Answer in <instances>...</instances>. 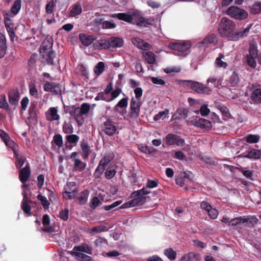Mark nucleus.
<instances>
[{
    "label": "nucleus",
    "instance_id": "nucleus-38",
    "mask_svg": "<svg viewBox=\"0 0 261 261\" xmlns=\"http://www.w3.org/2000/svg\"><path fill=\"white\" fill-rule=\"evenodd\" d=\"M139 149L142 152L148 154H153L157 151V150L154 147L147 145H141L139 147Z\"/></svg>",
    "mask_w": 261,
    "mask_h": 261
},
{
    "label": "nucleus",
    "instance_id": "nucleus-42",
    "mask_svg": "<svg viewBox=\"0 0 261 261\" xmlns=\"http://www.w3.org/2000/svg\"><path fill=\"white\" fill-rule=\"evenodd\" d=\"M260 136L258 135H249L245 137L244 140L249 143H256L259 140Z\"/></svg>",
    "mask_w": 261,
    "mask_h": 261
},
{
    "label": "nucleus",
    "instance_id": "nucleus-55",
    "mask_svg": "<svg viewBox=\"0 0 261 261\" xmlns=\"http://www.w3.org/2000/svg\"><path fill=\"white\" fill-rule=\"evenodd\" d=\"M116 171L112 167H109L105 172V176L107 179H111L116 174Z\"/></svg>",
    "mask_w": 261,
    "mask_h": 261
},
{
    "label": "nucleus",
    "instance_id": "nucleus-50",
    "mask_svg": "<svg viewBox=\"0 0 261 261\" xmlns=\"http://www.w3.org/2000/svg\"><path fill=\"white\" fill-rule=\"evenodd\" d=\"M103 130H116V126L114 125L113 122L109 119L103 123Z\"/></svg>",
    "mask_w": 261,
    "mask_h": 261
},
{
    "label": "nucleus",
    "instance_id": "nucleus-57",
    "mask_svg": "<svg viewBox=\"0 0 261 261\" xmlns=\"http://www.w3.org/2000/svg\"><path fill=\"white\" fill-rule=\"evenodd\" d=\"M224 58V56L221 54L220 57L216 59V63L218 67L225 68L227 66V63L221 60V59Z\"/></svg>",
    "mask_w": 261,
    "mask_h": 261
},
{
    "label": "nucleus",
    "instance_id": "nucleus-13",
    "mask_svg": "<svg viewBox=\"0 0 261 261\" xmlns=\"http://www.w3.org/2000/svg\"><path fill=\"white\" fill-rule=\"evenodd\" d=\"M169 47L172 49L184 53L190 49L191 45L185 42H171L169 44Z\"/></svg>",
    "mask_w": 261,
    "mask_h": 261
},
{
    "label": "nucleus",
    "instance_id": "nucleus-36",
    "mask_svg": "<svg viewBox=\"0 0 261 261\" xmlns=\"http://www.w3.org/2000/svg\"><path fill=\"white\" fill-rule=\"evenodd\" d=\"M57 0H50L45 6V12L47 14L53 13Z\"/></svg>",
    "mask_w": 261,
    "mask_h": 261
},
{
    "label": "nucleus",
    "instance_id": "nucleus-3",
    "mask_svg": "<svg viewBox=\"0 0 261 261\" xmlns=\"http://www.w3.org/2000/svg\"><path fill=\"white\" fill-rule=\"evenodd\" d=\"M146 188H142L140 190L134 191L131 194L132 198L133 199V202L136 205H141L144 204L146 201V195L150 193Z\"/></svg>",
    "mask_w": 261,
    "mask_h": 261
},
{
    "label": "nucleus",
    "instance_id": "nucleus-14",
    "mask_svg": "<svg viewBox=\"0 0 261 261\" xmlns=\"http://www.w3.org/2000/svg\"><path fill=\"white\" fill-rule=\"evenodd\" d=\"M251 27V25H250L245 29L241 28L238 29L237 31H234L231 41H237L240 38L247 36L249 33Z\"/></svg>",
    "mask_w": 261,
    "mask_h": 261
},
{
    "label": "nucleus",
    "instance_id": "nucleus-37",
    "mask_svg": "<svg viewBox=\"0 0 261 261\" xmlns=\"http://www.w3.org/2000/svg\"><path fill=\"white\" fill-rule=\"evenodd\" d=\"M105 65L103 62H99L94 68V72L97 76L101 75L105 71Z\"/></svg>",
    "mask_w": 261,
    "mask_h": 261
},
{
    "label": "nucleus",
    "instance_id": "nucleus-54",
    "mask_svg": "<svg viewBox=\"0 0 261 261\" xmlns=\"http://www.w3.org/2000/svg\"><path fill=\"white\" fill-rule=\"evenodd\" d=\"M59 218L63 220L67 221L69 218V210L68 208H65L59 212Z\"/></svg>",
    "mask_w": 261,
    "mask_h": 261
},
{
    "label": "nucleus",
    "instance_id": "nucleus-31",
    "mask_svg": "<svg viewBox=\"0 0 261 261\" xmlns=\"http://www.w3.org/2000/svg\"><path fill=\"white\" fill-rule=\"evenodd\" d=\"M217 43L218 40L217 39L216 35L214 34H211L207 36L202 41V43L206 45L210 44H214V45H216Z\"/></svg>",
    "mask_w": 261,
    "mask_h": 261
},
{
    "label": "nucleus",
    "instance_id": "nucleus-56",
    "mask_svg": "<svg viewBox=\"0 0 261 261\" xmlns=\"http://www.w3.org/2000/svg\"><path fill=\"white\" fill-rule=\"evenodd\" d=\"M90 105L88 103H83L80 108L82 116L83 115L87 114L90 110Z\"/></svg>",
    "mask_w": 261,
    "mask_h": 261
},
{
    "label": "nucleus",
    "instance_id": "nucleus-58",
    "mask_svg": "<svg viewBox=\"0 0 261 261\" xmlns=\"http://www.w3.org/2000/svg\"><path fill=\"white\" fill-rule=\"evenodd\" d=\"M122 202V200H118V201L114 202L111 204L108 205H105L103 207V208H104L105 210H106L107 211H110V210L116 207L117 206H119L120 204H121Z\"/></svg>",
    "mask_w": 261,
    "mask_h": 261
},
{
    "label": "nucleus",
    "instance_id": "nucleus-21",
    "mask_svg": "<svg viewBox=\"0 0 261 261\" xmlns=\"http://www.w3.org/2000/svg\"><path fill=\"white\" fill-rule=\"evenodd\" d=\"M81 148L82 151V157L84 160H88L89 154L91 152V149L87 140L84 139L81 142Z\"/></svg>",
    "mask_w": 261,
    "mask_h": 261
},
{
    "label": "nucleus",
    "instance_id": "nucleus-4",
    "mask_svg": "<svg viewBox=\"0 0 261 261\" xmlns=\"http://www.w3.org/2000/svg\"><path fill=\"white\" fill-rule=\"evenodd\" d=\"M77 193L76 183L73 181H68L64 187L63 197L64 199H75Z\"/></svg>",
    "mask_w": 261,
    "mask_h": 261
},
{
    "label": "nucleus",
    "instance_id": "nucleus-25",
    "mask_svg": "<svg viewBox=\"0 0 261 261\" xmlns=\"http://www.w3.org/2000/svg\"><path fill=\"white\" fill-rule=\"evenodd\" d=\"M69 16L71 17H75L81 14L82 12V8L80 2H76L70 7Z\"/></svg>",
    "mask_w": 261,
    "mask_h": 261
},
{
    "label": "nucleus",
    "instance_id": "nucleus-40",
    "mask_svg": "<svg viewBox=\"0 0 261 261\" xmlns=\"http://www.w3.org/2000/svg\"><path fill=\"white\" fill-rule=\"evenodd\" d=\"M21 0H16L11 7V11L14 15H16L21 9Z\"/></svg>",
    "mask_w": 261,
    "mask_h": 261
},
{
    "label": "nucleus",
    "instance_id": "nucleus-49",
    "mask_svg": "<svg viewBox=\"0 0 261 261\" xmlns=\"http://www.w3.org/2000/svg\"><path fill=\"white\" fill-rule=\"evenodd\" d=\"M0 108L7 111L9 110L10 107L7 101L6 96L5 95H1L0 98Z\"/></svg>",
    "mask_w": 261,
    "mask_h": 261
},
{
    "label": "nucleus",
    "instance_id": "nucleus-12",
    "mask_svg": "<svg viewBox=\"0 0 261 261\" xmlns=\"http://www.w3.org/2000/svg\"><path fill=\"white\" fill-rule=\"evenodd\" d=\"M69 112L70 116L74 117L80 125H82L84 123V120L83 117L82 116L79 107H76L75 106H72L69 107Z\"/></svg>",
    "mask_w": 261,
    "mask_h": 261
},
{
    "label": "nucleus",
    "instance_id": "nucleus-46",
    "mask_svg": "<svg viewBox=\"0 0 261 261\" xmlns=\"http://www.w3.org/2000/svg\"><path fill=\"white\" fill-rule=\"evenodd\" d=\"M146 61L150 64H152L155 62V56L153 52L149 51L145 53V55Z\"/></svg>",
    "mask_w": 261,
    "mask_h": 261
},
{
    "label": "nucleus",
    "instance_id": "nucleus-32",
    "mask_svg": "<svg viewBox=\"0 0 261 261\" xmlns=\"http://www.w3.org/2000/svg\"><path fill=\"white\" fill-rule=\"evenodd\" d=\"M89 195V191L88 190H85L81 192L80 196L78 197L79 203L81 205L85 204L88 200V198Z\"/></svg>",
    "mask_w": 261,
    "mask_h": 261
},
{
    "label": "nucleus",
    "instance_id": "nucleus-1",
    "mask_svg": "<svg viewBox=\"0 0 261 261\" xmlns=\"http://www.w3.org/2000/svg\"><path fill=\"white\" fill-rule=\"evenodd\" d=\"M113 18H117L119 20L126 22L136 24L140 27H148L153 24L154 19L146 18L141 16L138 13L133 12L131 14L127 13H119L111 15Z\"/></svg>",
    "mask_w": 261,
    "mask_h": 261
},
{
    "label": "nucleus",
    "instance_id": "nucleus-8",
    "mask_svg": "<svg viewBox=\"0 0 261 261\" xmlns=\"http://www.w3.org/2000/svg\"><path fill=\"white\" fill-rule=\"evenodd\" d=\"M166 143L168 145H176L177 146H183L185 143V140L180 137L173 134H168L165 139Z\"/></svg>",
    "mask_w": 261,
    "mask_h": 261
},
{
    "label": "nucleus",
    "instance_id": "nucleus-28",
    "mask_svg": "<svg viewBox=\"0 0 261 261\" xmlns=\"http://www.w3.org/2000/svg\"><path fill=\"white\" fill-rule=\"evenodd\" d=\"M109 39V43L110 44V47H120L123 46V40L122 39L111 37Z\"/></svg>",
    "mask_w": 261,
    "mask_h": 261
},
{
    "label": "nucleus",
    "instance_id": "nucleus-43",
    "mask_svg": "<svg viewBox=\"0 0 261 261\" xmlns=\"http://www.w3.org/2000/svg\"><path fill=\"white\" fill-rule=\"evenodd\" d=\"M37 198L38 200L41 201V204L44 209L47 210L49 208L50 203L45 196L41 194H39Z\"/></svg>",
    "mask_w": 261,
    "mask_h": 261
},
{
    "label": "nucleus",
    "instance_id": "nucleus-39",
    "mask_svg": "<svg viewBox=\"0 0 261 261\" xmlns=\"http://www.w3.org/2000/svg\"><path fill=\"white\" fill-rule=\"evenodd\" d=\"M13 150L17 162V163H16V167L17 168L20 169L26 161V158L23 156L19 155L18 153H17L16 151L14 149Z\"/></svg>",
    "mask_w": 261,
    "mask_h": 261
},
{
    "label": "nucleus",
    "instance_id": "nucleus-60",
    "mask_svg": "<svg viewBox=\"0 0 261 261\" xmlns=\"http://www.w3.org/2000/svg\"><path fill=\"white\" fill-rule=\"evenodd\" d=\"M29 92L31 96L35 98H37L38 96V92L35 84L29 85Z\"/></svg>",
    "mask_w": 261,
    "mask_h": 261
},
{
    "label": "nucleus",
    "instance_id": "nucleus-16",
    "mask_svg": "<svg viewBox=\"0 0 261 261\" xmlns=\"http://www.w3.org/2000/svg\"><path fill=\"white\" fill-rule=\"evenodd\" d=\"M193 124L194 126L201 129H210L212 127L211 122L204 118L195 119L193 121Z\"/></svg>",
    "mask_w": 261,
    "mask_h": 261
},
{
    "label": "nucleus",
    "instance_id": "nucleus-29",
    "mask_svg": "<svg viewBox=\"0 0 261 261\" xmlns=\"http://www.w3.org/2000/svg\"><path fill=\"white\" fill-rule=\"evenodd\" d=\"M53 40L52 38L45 39L42 43L40 46V53H45L46 51L52 48Z\"/></svg>",
    "mask_w": 261,
    "mask_h": 261
},
{
    "label": "nucleus",
    "instance_id": "nucleus-52",
    "mask_svg": "<svg viewBox=\"0 0 261 261\" xmlns=\"http://www.w3.org/2000/svg\"><path fill=\"white\" fill-rule=\"evenodd\" d=\"M128 97H126L122 98L115 106V109L116 110L117 107L120 108H126L128 105Z\"/></svg>",
    "mask_w": 261,
    "mask_h": 261
},
{
    "label": "nucleus",
    "instance_id": "nucleus-59",
    "mask_svg": "<svg viewBox=\"0 0 261 261\" xmlns=\"http://www.w3.org/2000/svg\"><path fill=\"white\" fill-rule=\"evenodd\" d=\"M121 91V89L119 88H116L114 91H113L111 92V97H108L109 102L117 98L120 95Z\"/></svg>",
    "mask_w": 261,
    "mask_h": 261
},
{
    "label": "nucleus",
    "instance_id": "nucleus-24",
    "mask_svg": "<svg viewBox=\"0 0 261 261\" xmlns=\"http://www.w3.org/2000/svg\"><path fill=\"white\" fill-rule=\"evenodd\" d=\"M200 257L199 254L190 252L184 254L179 261H200Z\"/></svg>",
    "mask_w": 261,
    "mask_h": 261
},
{
    "label": "nucleus",
    "instance_id": "nucleus-5",
    "mask_svg": "<svg viewBox=\"0 0 261 261\" xmlns=\"http://www.w3.org/2000/svg\"><path fill=\"white\" fill-rule=\"evenodd\" d=\"M183 84L189 86L191 89L198 93L208 94L211 91L209 87L198 82L184 80Z\"/></svg>",
    "mask_w": 261,
    "mask_h": 261
},
{
    "label": "nucleus",
    "instance_id": "nucleus-33",
    "mask_svg": "<svg viewBox=\"0 0 261 261\" xmlns=\"http://www.w3.org/2000/svg\"><path fill=\"white\" fill-rule=\"evenodd\" d=\"M73 249L75 251H79L80 252H83L87 253L89 254H92V249L87 244H83L82 246H75L73 247Z\"/></svg>",
    "mask_w": 261,
    "mask_h": 261
},
{
    "label": "nucleus",
    "instance_id": "nucleus-10",
    "mask_svg": "<svg viewBox=\"0 0 261 261\" xmlns=\"http://www.w3.org/2000/svg\"><path fill=\"white\" fill-rule=\"evenodd\" d=\"M141 106V101L135 100L134 97L132 98L130 102V109L132 117L137 118L139 116Z\"/></svg>",
    "mask_w": 261,
    "mask_h": 261
},
{
    "label": "nucleus",
    "instance_id": "nucleus-15",
    "mask_svg": "<svg viewBox=\"0 0 261 261\" xmlns=\"http://www.w3.org/2000/svg\"><path fill=\"white\" fill-rule=\"evenodd\" d=\"M96 37L94 35H90L87 34L81 33L79 34V39L83 45L88 46L93 42L96 40Z\"/></svg>",
    "mask_w": 261,
    "mask_h": 261
},
{
    "label": "nucleus",
    "instance_id": "nucleus-9",
    "mask_svg": "<svg viewBox=\"0 0 261 261\" xmlns=\"http://www.w3.org/2000/svg\"><path fill=\"white\" fill-rule=\"evenodd\" d=\"M251 99L254 103H261V85L257 84H253L251 85Z\"/></svg>",
    "mask_w": 261,
    "mask_h": 261
},
{
    "label": "nucleus",
    "instance_id": "nucleus-47",
    "mask_svg": "<svg viewBox=\"0 0 261 261\" xmlns=\"http://www.w3.org/2000/svg\"><path fill=\"white\" fill-rule=\"evenodd\" d=\"M243 223L245 222H249L250 223L252 224V225H254L257 224L258 222V219L254 216H243Z\"/></svg>",
    "mask_w": 261,
    "mask_h": 261
},
{
    "label": "nucleus",
    "instance_id": "nucleus-45",
    "mask_svg": "<svg viewBox=\"0 0 261 261\" xmlns=\"http://www.w3.org/2000/svg\"><path fill=\"white\" fill-rule=\"evenodd\" d=\"M169 113V110L165 109L163 111L159 112L157 114L154 116V120L155 121L159 120L160 119L164 120L167 116Z\"/></svg>",
    "mask_w": 261,
    "mask_h": 261
},
{
    "label": "nucleus",
    "instance_id": "nucleus-48",
    "mask_svg": "<svg viewBox=\"0 0 261 261\" xmlns=\"http://www.w3.org/2000/svg\"><path fill=\"white\" fill-rule=\"evenodd\" d=\"M164 254L169 259L171 260H174L176 258V252L172 248L165 249Z\"/></svg>",
    "mask_w": 261,
    "mask_h": 261
},
{
    "label": "nucleus",
    "instance_id": "nucleus-35",
    "mask_svg": "<svg viewBox=\"0 0 261 261\" xmlns=\"http://www.w3.org/2000/svg\"><path fill=\"white\" fill-rule=\"evenodd\" d=\"M29 203H31L30 201H27L26 198H25L22 201L21 207L25 214H27L28 216H31V207L29 204Z\"/></svg>",
    "mask_w": 261,
    "mask_h": 261
},
{
    "label": "nucleus",
    "instance_id": "nucleus-63",
    "mask_svg": "<svg viewBox=\"0 0 261 261\" xmlns=\"http://www.w3.org/2000/svg\"><path fill=\"white\" fill-rule=\"evenodd\" d=\"M200 113L202 116H206L210 113V110L206 105H202L199 110Z\"/></svg>",
    "mask_w": 261,
    "mask_h": 261
},
{
    "label": "nucleus",
    "instance_id": "nucleus-30",
    "mask_svg": "<svg viewBox=\"0 0 261 261\" xmlns=\"http://www.w3.org/2000/svg\"><path fill=\"white\" fill-rule=\"evenodd\" d=\"M0 137L6 146L13 148L14 142L6 132H0Z\"/></svg>",
    "mask_w": 261,
    "mask_h": 261
},
{
    "label": "nucleus",
    "instance_id": "nucleus-6",
    "mask_svg": "<svg viewBox=\"0 0 261 261\" xmlns=\"http://www.w3.org/2000/svg\"><path fill=\"white\" fill-rule=\"evenodd\" d=\"M227 14L232 17L239 20L245 19L248 16L247 12L237 6H231L227 10Z\"/></svg>",
    "mask_w": 261,
    "mask_h": 261
},
{
    "label": "nucleus",
    "instance_id": "nucleus-27",
    "mask_svg": "<svg viewBox=\"0 0 261 261\" xmlns=\"http://www.w3.org/2000/svg\"><path fill=\"white\" fill-rule=\"evenodd\" d=\"M239 82L240 78L237 72L233 71L228 80L226 81V85L228 87H234L238 84Z\"/></svg>",
    "mask_w": 261,
    "mask_h": 261
},
{
    "label": "nucleus",
    "instance_id": "nucleus-26",
    "mask_svg": "<svg viewBox=\"0 0 261 261\" xmlns=\"http://www.w3.org/2000/svg\"><path fill=\"white\" fill-rule=\"evenodd\" d=\"M243 156L244 158L251 160L259 159L261 157V150L256 149H251Z\"/></svg>",
    "mask_w": 261,
    "mask_h": 261
},
{
    "label": "nucleus",
    "instance_id": "nucleus-22",
    "mask_svg": "<svg viewBox=\"0 0 261 261\" xmlns=\"http://www.w3.org/2000/svg\"><path fill=\"white\" fill-rule=\"evenodd\" d=\"M132 42L135 46L140 49H149L150 48L149 44L138 37L133 38L132 39Z\"/></svg>",
    "mask_w": 261,
    "mask_h": 261
},
{
    "label": "nucleus",
    "instance_id": "nucleus-19",
    "mask_svg": "<svg viewBox=\"0 0 261 261\" xmlns=\"http://www.w3.org/2000/svg\"><path fill=\"white\" fill-rule=\"evenodd\" d=\"M46 118L48 121H53L58 120L60 116L58 114V110L56 108L51 107L45 113Z\"/></svg>",
    "mask_w": 261,
    "mask_h": 261
},
{
    "label": "nucleus",
    "instance_id": "nucleus-11",
    "mask_svg": "<svg viewBox=\"0 0 261 261\" xmlns=\"http://www.w3.org/2000/svg\"><path fill=\"white\" fill-rule=\"evenodd\" d=\"M43 89L45 91L50 92L55 95H57L61 92L60 85L59 84L46 82L43 86Z\"/></svg>",
    "mask_w": 261,
    "mask_h": 261
},
{
    "label": "nucleus",
    "instance_id": "nucleus-2",
    "mask_svg": "<svg viewBox=\"0 0 261 261\" xmlns=\"http://www.w3.org/2000/svg\"><path fill=\"white\" fill-rule=\"evenodd\" d=\"M236 23L227 17L222 18L218 29L219 35L231 41L236 30Z\"/></svg>",
    "mask_w": 261,
    "mask_h": 261
},
{
    "label": "nucleus",
    "instance_id": "nucleus-41",
    "mask_svg": "<svg viewBox=\"0 0 261 261\" xmlns=\"http://www.w3.org/2000/svg\"><path fill=\"white\" fill-rule=\"evenodd\" d=\"M250 12L252 14H257L261 12V2H256L250 7Z\"/></svg>",
    "mask_w": 261,
    "mask_h": 261
},
{
    "label": "nucleus",
    "instance_id": "nucleus-18",
    "mask_svg": "<svg viewBox=\"0 0 261 261\" xmlns=\"http://www.w3.org/2000/svg\"><path fill=\"white\" fill-rule=\"evenodd\" d=\"M9 101L12 106H16L18 103L20 95L17 89L12 90L8 95Z\"/></svg>",
    "mask_w": 261,
    "mask_h": 261
},
{
    "label": "nucleus",
    "instance_id": "nucleus-53",
    "mask_svg": "<svg viewBox=\"0 0 261 261\" xmlns=\"http://www.w3.org/2000/svg\"><path fill=\"white\" fill-rule=\"evenodd\" d=\"M101 201L98 197L95 196L91 200L90 206L91 208L95 209L101 204Z\"/></svg>",
    "mask_w": 261,
    "mask_h": 261
},
{
    "label": "nucleus",
    "instance_id": "nucleus-20",
    "mask_svg": "<svg viewBox=\"0 0 261 261\" xmlns=\"http://www.w3.org/2000/svg\"><path fill=\"white\" fill-rule=\"evenodd\" d=\"M215 106L221 112L223 120H227L230 118L231 115L229 112V109L226 106L221 102L217 101L215 102Z\"/></svg>",
    "mask_w": 261,
    "mask_h": 261
},
{
    "label": "nucleus",
    "instance_id": "nucleus-62",
    "mask_svg": "<svg viewBox=\"0 0 261 261\" xmlns=\"http://www.w3.org/2000/svg\"><path fill=\"white\" fill-rule=\"evenodd\" d=\"M237 169L247 178H250L253 176V172L250 170H244L241 167H238Z\"/></svg>",
    "mask_w": 261,
    "mask_h": 261
},
{
    "label": "nucleus",
    "instance_id": "nucleus-64",
    "mask_svg": "<svg viewBox=\"0 0 261 261\" xmlns=\"http://www.w3.org/2000/svg\"><path fill=\"white\" fill-rule=\"evenodd\" d=\"M105 169L106 168L98 165L94 173V176L96 178H99Z\"/></svg>",
    "mask_w": 261,
    "mask_h": 261
},
{
    "label": "nucleus",
    "instance_id": "nucleus-44",
    "mask_svg": "<svg viewBox=\"0 0 261 261\" xmlns=\"http://www.w3.org/2000/svg\"><path fill=\"white\" fill-rule=\"evenodd\" d=\"M36 107V105L33 103H32L30 106L29 113L30 117L32 119H36L37 118Z\"/></svg>",
    "mask_w": 261,
    "mask_h": 261
},
{
    "label": "nucleus",
    "instance_id": "nucleus-17",
    "mask_svg": "<svg viewBox=\"0 0 261 261\" xmlns=\"http://www.w3.org/2000/svg\"><path fill=\"white\" fill-rule=\"evenodd\" d=\"M31 174L30 165L28 164L25 167L19 171V178L20 181L24 184L29 179Z\"/></svg>",
    "mask_w": 261,
    "mask_h": 261
},
{
    "label": "nucleus",
    "instance_id": "nucleus-34",
    "mask_svg": "<svg viewBox=\"0 0 261 261\" xmlns=\"http://www.w3.org/2000/svg\"><path fill=\"white\" fill-rule=\"evenodd\" d=\"M74 166H73V169L75 171H83L86 166V163L83 162L80 159H74Z\"/></svg>",
    "mask_w": 261,
    "mask_h": 261
},
{
    "label": "nucleus",
    "instance_id": "nucleus-61",
    "mask_svg": "<svg viewBox=\"0 0 261 261\" xmlns=\"http://www.w3.org/2000/svg\"><path fill=\"white\" fill-rule=\"evenodd\" d=\"M180 71L181 68L179 67H169L164 69V71L166 73H171L172 72L178 73Z\"/></svg>",
    "mask_w": 261,
    "mask_h": 261
},
{
    "label": "nucleus",
    "instance_id": "nucleus-23",
    "mask_svg": "<svg viewBox=\"0 0 261 261\" xmlns=\"http://www.w3.org/2000/svg\"><path fill=\"white\" fill-rule=\"evenodd\" d=\"M93 47L96 49L102 50L110 48L109 39H100L93 43Z\"/></svg>",
    "mask_w": 261,
    "mask_h": 261
},
{
    "label": "nucleus",
    "instance_id": "nucleus-51",
    "mask_svg": "<svg viewBox=\"0 0 261 261\" xmlns=\"http://www.w3.org/2000/svg\"><path fill=\"white\" fill-rule=\"evenodd\" d=\"M56 57L55 52L53 50L48 51L46 59V62L49 65H54V59Z\"/></svg>",
    "mask_w": 261,
    "mask_h": 261
},
{
    "label": "nucleus",
    "instance_id": "nucleus-7",
    "mask_svg": "<svg viewBox=\"0 0 261 261\" xmlns=\"http://www.w3.org/2000/svg\"><path fill=\"white\" fill-rule=\"evenodd\" d=\"M257 57V47L256 44H252L250 45L249 54L246 55V62L251 67L255 68L256 66L255 59Z\"/></svg>",
    "mask_w": 261,
    "mask_h": 261
}]
</instances>
